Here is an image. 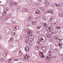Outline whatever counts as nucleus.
Returning a JSON list of instances; mask_svg holds the SVG:
<instances>
[{
	"instance_id": "nucleus-11",
	"label": "nucleus",
	"mask_w": 63,
	"mask_h": 63,
	"mask_svg": "<svg viewBox=\"0 0 63 63\" xmlns=\"http://www.w3.org/2000/svg\"><path fill=\"white\" fill-rule=\"evenodd\" d=\"M47 12L48 13L52 14L53 13V11L52 10H49L47 11Z\"/></svg>"
},
{
	"instance_id": "nucleus-18",
	"label": "nucleus",
	"mask_w": 63,
	"mask_h": 63,
	"mask_svg": "<svg viewBox=\"0 0 63 63\" xmlns=\"http://www.w3.org/2000/svg\"><path fill=\"white\" fill-rule=\"evenodd\" d=\"M54 18H53L51 17V18L49 19V22H51V21H52L54 19Z\"/></svg>"
},
{
	"instance_id": "nucleus-63",
	"label": "nucleus",
	"mask_w": 63,
	"mask_h": 63,
	"mask_svg": "<svg viewBox=\"0 0 63 63\" xmlns=\"http://www.w3.org/2000/svg\"><path fill=\"white\" fill-rule=\"evenodd\" d=\"M51 24H52V25H53V23H51Z\"/></svg>"
},
{
	"instance_id": "nucleus-52",
	"label": "nucleus",
	"mask_w": 63,
	"mask_h": 63,
	"mask_svg": "<svg viewBox=\"0 0 63 63\" xmlns=\"http://www.w3.org/2000/svg\"><path fill=\"white\" fill-rule=\"evenodd\" d=\"M32 35H30L29 37V39H30V38H31Z\"/></svg>"
},
{
	"instance_id": "nucleus-23",
	"label": "nucleus",
	"mask_w": 63,
	"mask_h": 63,
	"mask_svg": "<svg viewBox=\"0 0 63 63\" xmlns=\"http://www.w3.org/2000/svg\"><path fill=\"white\" fill-rule=\"evenodd\" d=\"M2 15H3V16H6V12H3Z\"/></svg>"
},
{
	"instance_id": "nucleus-25",
	"label": "nucleus",
	"mask_w": 63,
	"mask_h": 63,
	"mask_svg": "<svg viewBox=\"0 0 63 63\" xmlns=\"http://www.w3.org/2000/svg\"><path fill=\"white\" fill-rule=\"evenodd\" d=\"M62 41V40L61 39H57L56 40V41L57 42H60V41Z\"/></svg>"
},
{
	"instance_id": "nucleus-5",
	"label": "nucleus",
	"mask_w": 63,
	"mask_h": 63,
	"mask_svg": "<svg viewBox=\"0 0 63 63\" xmlns=\"http://www.w3.org/2000/svg\"><path fill=\"white\" fill-rule=\"evenodd\" d=\"M32 19H33V17L32 16H30L28 18V20L30 21H31L32 20Z\"/></svg>"
},
{
	"instance_id": "nucleus-56",
	"label": "nucleus",
	"mask_w": 63,
	"mask_h": 63,
	"mask_svg": "<svg viewBox=\"0 0 63 63\" xmlns=\"http://www.w3.org/2000/svg\"><path fill=\"white\" fill-rule=\"evenodd\" d=\"M54 5H55L56 6V5H57V4H56V3H54Z\"/></svg>"
},
{
	"instance_id": "nucleus-46",
	"label": "nucleus",
	"mask_w": 63,
	"mask_h": 63,
	"mask_svg": "<svg viewBox=\"0 0 63 63\" xmlns=\"http://www.w3.org/2000/svg\"><path fill=\"white\" fill-rule=\"evenodd\" d=\"M59 38V37L58 36H56V39H58Z\"/></svg>"
},
{
	"instance_id": "nucleus-19",
	"label": "nucleus",
	"mask_w": 63,
	"mask_h": 63,
	"mask_svg": "<svg viewBox=\"0 0 63 63\" xmlns=\"http://www.w3.org/2000/svg\"><path fill=\"white\" fill-rule=\"evenodd\" d=\"M32 32H29L27 34V35H32Z\"/></svg>"
},
{
	"instance_id": "nucleus-22",
	"label": "nucleus",
	"mask_w": 63,
	"mask_h": 63,
	"mask_svg": "<svg viewBox=\"0 0 63 63\" xmlns=\"http://www.w3.org/2000/svg\"><path fill=\"white\" fill-rule=\"evenodd\" d=\"M47 38H50V37H51V36L49 34H48L47 35Z\"/></svg>"
},
{
	"instance_id": "nucleus-57",
	"label": "nucleus",
	"mask_w": 63,
	"mask_h": 63,
	"mask_svg": "<svg viewBox=\"0 0 63 63\" xmlns=\"http://www.w3.org/2000/svg\"><path fill=\"white\" fill-rule=\"evenodd\" d=\"M56 36H54V39H56Z\"/></svg>"
},
{
	"instance_id": "nucleus-3",
	"label": "nucleus",
	"mask_w": 63,
	"mask_h": 63,
	"mask_svg": "<svg viewBox=\"0 0 63 63\" xmlns=\"http://www.w3.org/2000/svg\"><path fill=\"white\" fill-rule=\"evenodd\" d=\"M39 54L40 56L41 57V58H44L45 57V56L44 55L43 52L40 51L39 53Z\"/></svg>"
},
{
	"instance_id": "nucleus-48",
	"label": "nucleus",
	"mask_w": 63,
	"mask_h": 63,
	"mask_svg": "<svg viewBox=\"0 0 63 63\" xmlns=\"http://www.w3.org/2000/svg\"><path fill=\"white\" fill-rule=\"evenodd\" d=\"M8 10H9V8H8V7H7L6 8V10L7 11H8Z\"/></svg>"
},
{
	"instance_id": "nucleus-42",
	"label": "nucleus",
	"mask_w": 63,
	"mask_h": 63,
	"mask_svg": "<svg viewBox=\"0 0 63 63\" xmlns=\"http://www.w3.org/2000/svg\"><path fill=\"white\" fill-rule=\"evenodd\" d=\"M19 54L20 55H22V52H19Z\"/></svg>"
},
{
	"instance_id": "nucleus-59",
	"label": "nucleus",
	"mask_w": 63,
	"mask_h": 63,
	"mask_svg": "<svg viewBox=\"0 0 63 63\" xmlns=\"http://www.w3.org/2000/svg\"><path fill=\"white\" fill-rule=\"evenodd\" d=\"M47 52V51L45 50L44 51V52Z\"/></svg>"
},
{
	"instance_id": "nucleus-8",
	"label": "nucleus",
	"mask_w": 63,
	"mask_h": 63,
	"mask_svg": "<svg viewBox=\"0 0 63 63\" xmlns=\"http://www.w3.org/2000/svg\"><path fill=\"white\" fill-rule=\"evenodd\" d=\"M25 50L26 52H27V51H28L29 50V48L28 47H26L25 48Z\"/></svg>"
},
{
	"instance_id": "nucleus-47",
	"label": "nucleus",
	"mask_w": 63,
	"mask_h": 63,
	"mask_svg": "<svg viewBox=\"0 0 63 63\" xmlns=\"http://www.w3.org/2000/svg\"><path fill=\"white\" fill-rule=\"evenodd\" d=\"M54 34V32H52L51 33V34L52 35H53Z\"/></svg>"
},
{
	"instance_id": "nucleus-62",
	"label": "nucleus",
	"mask_w": 63,
	"mask_h": 63,
	"mask_svg": "<svg viewBox=\"0 0 63 63\" xmlns=\"http://www.w3.org/2000/svg\"><path fill=\"white\" fill-rule=\"evenodd\" d=\"M62 60L63 61V57L62 58Z\"/></svg>"
},
{
	"instance_id": "nucleus-31",
	"label": "nucleus",
	"mask_w": 63,
	"mask_h": 63,
	"mask_svg": "<svg viewBox=\"0 0 63 63\" xmlns=\"http://www.w3.org/2000/svg\"><path fill=\"white\" fill-rule=\"evenodd\" d=\"M39 29H41L42 28V26L41 25H39L38 26Z\"/></svg>"
},
{
	"instance_id": "nucleus-6",
	"label": "nucleus",
	"mask_w": 63,
	"mask_h": 63,
	"mask_svg": "<svg viewBox=\"0 0 63 63\" xmlns=\"http://www.w3.org/2000/svg\"><path fill=\"white\" fill-rule=\"evenodd\" d=\"M12 4L14 6H17L18 5V3L16 2H13L12 3Z\"/></svg>"
},
{
	"instance_id": "nucleus-21",
	"label": "nucleus",
	"mask_w": 63,
	"mask_h": 63,
	"mask_svg": "<svg viewBox=\"0 0 63 63\" xmlns=\"http://www.w3.org/2000/svg\"><path fill=\"white\" fill-rule=\"evenodd\" d=\"M15 29H16V30H18L19 29V27L18 26H17L16 27H14Z\"/></svg>"
},
{
	"instance_id": "nucleus-61",
	"label": "nucleus",
	"mask_w": 63,
	"mask_h": 63,
	"mask_svg": "<svg viewBox=\"0 0 63 63\" xmlns=\"http://www.w3.org/2000/svg\"><path fill=\"white\" fill-rule=\"evenodd\" d=\"M61 56H63V54H62L61 55Z\"/></svg>"
},
{
	"instance_id": "nucleus-37",
	"label": "nucleus",
	"mask_w": 63,
	"mask_h": 63,
	"mask_svg": "<svg viewBox=\"0 0 63 63\" xmlns=\"http://www.w3.org/2000/svg\"><path fill=\"white\" fill-rule=\"evenodd\" d=\"M33 40V39H32V38H30V39L29 41H30V42H31V41H32Z\"/></svg>"
},
{
	"instance_id": "nucleus-34",
	"label": "nucleus",
	"mask_w": 63,
	"mask_h": 63,
	"mask_svg": "<svg viewBox=\"0 0 63 63\" xmlns=\"http://www.w3.org/2000/svg\"><path fill=\"white\" fill-rule=\"evenodd\" d=\"M24 59H25L26 60H27V58H26V56H25L24 57Z\"/></svg>"
},
{
	"instance_id": "nucleus-45",
	"label": "nucleus",
	"mask_w": 63,
	"mask_h": 63,
	"mask_svg": "<svg viewBox=\"0 0 63 63\" xmlns=\"http://www.w3.org/2000/svg\"><path fill=\"white\" fill-rule=\"evenodd\" d=\"M60 6V4H57L56 5V7H59Z\"/></svg>"
},
{
	"instance_id": "nucleus-4",
	"label": "nucleus",
	"mask_w": 63,
	"mask_h": 63,
	"mask_svg": "<svg viewBox=\"0 0 63 63\" xmlns=\"http://www.w3.org/2000/svg\"><path fill=\"white\" fill-rule=\"evenodd\" d=\"M53 28L51 27H49L47 28L46 29V30H47L48 32L51 31L52 30Z\"/></svg>"
},
{
	"instance_id": "nucleus-39",
	"label": "nucleus",
	"mask_w": 63,
	"mask_h": 63,
	"mask_svg": "<svg viewBox=\"0 0 63 63\" xmlns=\"http://www.w3.org/2000/svg\"><path fill=\"white\" fill-rule=\"evenodd\" d=\"M7 54L6 53V54L5 53H3V55L4 56H5V55H6V56H7Z\"/></svg>"
},
{
	"instance_id": "nucleus-44",
	"label": "nucleus",
	"mask_w": 63,
	"mask_h": 63,
	"mask_svg": "<svg viewBox=\"0 0 63 63\" xmlns=\"http://www.w3.org/2000/svg\"><path fill=\"white\" fill-rule=\"evenodd\" d=\"M42 31V30H40L39 31H37V33H40V32H41Z\"/></svg>"
},
{
	"instance_id": "nucleus-38",
	"label": "nucleus",
	"mask_w": 63,
	"mask_h": 63,
	"mask_svg": "<svg viewBox=\"0 0 63 63\" xmlns=\"http://www.w3.org/2000/svg\"><path fill=\"white\" fill-rule=\"evenodd\" d=\"M25 8H23L22 9V11L23 12H25Z\"/></svg>"
},
{
	"instance_id": "nucleus-41",
	"label": "nucleus",
	"mask_w": 63,
	"mask_h": 63,
	"mask_svg": "<svg viewBox=\"0 0 63 63\" xmlns=\"http://www.w3.org/2000/svg\"><path fill=\"white\" fill-rule=\"evenodd\" d=\"M43 19L44 20H46V17H43Z\"/></svg>"
},
{
	"instance_id": "nucleus-10",
	"label": "nucleus",
	"mask_w": 63,
	"mask_h": 63,
	"mask_svg": "<svg viewBox=\"0 0 63 63\" xmlns=\"http://www.w3.org/2000/svg\"><path fill=\"white\" fill-rule=\"evenodd\" d=\"M35 13L37 14H41V12L39 10H37L36 11Z\"/></svg>"
},
{
	"instance_id": "nucleus-53",
	"label": "nucleus",
	"mask_w": 63,
	"mask_h": 63,
	"mask_svg": "<svg viewBox=\"0 0 63 63\" xmlns=\"http://www.w3.org/2000/svg\"><path fill=\"white\" fill-rule=\"evenodd\" d=\"M16 34V33L15 32H14V33H12V34L13 35V36H14L15 35V34Z\"/></svg>"
},
{
	"instance_id": "nucleus-12",
	"label": "nucleus",
	"mask_w": 63,
	"mask_h": 63,
	"mask_svg": "<svg viewBox=\"0 0 63 63\" xmlns=\"http://www.w3.org/2000/svg\"><path fill=\"white\" fill-rule=\"evenodd\" d=\"M47 2H44L45 4V6L47 7V6L48 5V4H49V2L48 1Z\"/></svg>"
},
{
	"instance_id": "nucleus-49",
	"label": "nucleus",
	"mask_w": 63,
	"mask_h": 63,
	"mask_svg": "<svg viewBox=\"0 0 63 63\" xmlns=\"http://www.w3.org/2000/svg\"><path fill=\"white\" fill-rule=\"evenodd\" d=\"M2 39V36L1 35H0V40H1Z\"/></svg>"
},
{
	"instance_id": "nucleus-43",
	"label": "nucleus",
	"mask_w": 63,
	"mask_h": 63,
	"mask_svg": "<svg viewBox=\"0 0 63 63\" xmlns=\"http://www.w3.org/2000/svg\"><path fill=\"white\" fill-rule=\"evenodd\" d=\"M28 12V10L26 9H25V12Z\"/></svg>"
},
{
	"instance_id": "nucleus-20",
	"label": "nucleus",
	"mask_w": 63,
	"mask_h": 63,
	"mask_svg": "<svg viewBox=\"0 0 63 63\" xmlns=\"http://www.w3.org/2000/svg\"><path fill=\"white\" fill-rule=\"evenodd\" d=\"M9 18H10V17H8L7 16H6L5 17V20H8V19H9Z\"/></svg>"
},
{
	"instance_id": "nucleus-58",
	"label": "nucleus",
	"mask_w": 63,
	"mask_h": 63,
	"mask_svg": "<svg viewBox=\"0 0 63 63\" xmlns=\"http://www.w3.org/2000/svg\"><path fill=\"white\" fill-rule=\"evenodd\" d=\"M43 8H41V10L42 11L43 10Z\"/></svg>"
},
{
	"instance_id": "nucleus-50",
	"label": "nucleus",
	"mask_w": 63,
	"mask_h": 63,
	"mask_svg": "<svg viewBox=\"0 0 63 63\" xmlns=\"http://www.w3.org/2000/svg\"><path fill=\"white\" fill-rule=\"evenodd\" d=\"M59 45H63V44H62V42H60L59 43Z\"/></svg>"
},
{
	"instance_id": "nucleus-35",
	"label": "nucleus",
	"mask_w": 63,
	"mask_h": 63,
	"mask_svg": "<svg viewBox=\"0 0 63 63\" xmlns=\"http://www.w3.org/2000/svg\"><path fill=\"white\" fill-rule=\"evenodd\" d=\"M59 45L60 47H62V45H63V44H59Z\"/></svg>"
},
{
	"instance_id": "nucleus-27",
	"label": "nucleus",
	"mask_w": 63,
	"mask_h": 63,
	"mask_svg": "<svg viewBox=\"0 0 63 63\" xmlns=\"http://www.w3.org/2000/svg\"><path fill=\"white\" fill-rule=\"evenodd\" d=\"M26 57H27V60H28V59L29 58V56H28L27 55H26Z\"/></svg>"
},
{
	"instance_id": "nucleus-40",
	"label": "nucleus",
	"mask_w": 63,
	"mask_h": 63,
	"mask_svg": "<svg viewBox=\"0 0 63 63\" xmlns=\"http://www.w3.org/2000/svg\"><path fill=\"white\" fill-rule=\"evenodd\" d=\"M15 60L16 61H19V59H15Z\"/></svg>"
},
{
	"instance_id": "nucleus-64",
	"label": "nucleus",
	"mask_w": 63,
	"mask_h": 63,
	"mask_svg": "<svg viewBox=\"0 0 63 63\" xmlns=\"http://www.w3.org/2000/svg\"><path fill=\"white\" fill-rule=\"evenodd\" d=\"M26 42L27 43H28V41H26Z\"/></svg>"
},
{
	"instance_id": "nucleus-1",
	"label": "nucleus",
	"mask_w": 63,
	"mask_h": 63,
	"mask_svg": "<svg viewBox=\"0 0 63 63\" xmlns=\"http://www.w3.org/2000/svg\"><path fill=\"white\" fill-rule=\"evenodd\" d=\"M48 53L49 55H48L47 57L45 59V61L47 62L49 61L51 58L52 56H51V54H52V51L50 50H49L48 52Z\"/></svg>"
},
{
	"instance_id": "nucleus-51",
	"label": "nucleus",
	"mask_w": 63,
	"mask_h": 63,
	"mask_svg": "<svg viewBox=\"0 0 63 63\" xmlns=\"http://www.w3.org/2000/svg\"><path fill=\"white\" fill-rule=\"evenodd\" d=\"M43 11H45V8H43V9H42Z\"/></svg>"
},
{
	"instance_id": "nucleus-33",
	"label": "nucleus",
	"mask_w": 63,
	"mask_h": 63,
	"mask_svg": "<svg viewBox=\"0 0 63 63\" xmlns=\"http://www.w3.org/2000/svg\"><path fill=\"white\" fill-rule=\"evenodd\" d=\"M60 6L61 7H63V4L61 3L60 4Z\"/></svg>"
},
{
	"instance_id": "nucleus-16",
	"label": "nucleus",
	"mask_w": 63,
	"mask_h": 63,
	"mask_svg": "<svg viewBox=\"0 0 63 63\" xmlns=\"http://www.w3.org/2000/svg\"><path fill=\"white\" fill-rule=\"evenodd\" d=\"M14 40V38L13 37H11L10 39V40H9V42H12Z\"/></svg>"
},
{
	"instance_id": "nucleus-30",
	"label": "nucleus",
	"mask_w": 63,
	"mask_h": 63,
	"mask_svg": "<svg viewBox=\"0 0 63 63\" xmlns=\"http://www.w3.org/2000/svg\"><path fill=\"white\" fill-rule=\"evenodd\" d=\"M32 24L33 25H35V22H32Z\"/></svg>"
},
{
	"instance_id": "nucleus-60",
	"label": "nucleus",
	"mask_w": 63,
	"mask_h": 63,
	"mask_svg": "<svg viewBox=\"0 0 63 63\" xmlns=\"http://www.w3.org/2000/svg\"><path fill=\"white\" fill-rule=\"evenodd\" d=\"M6 2H9L8 0H7Z\"/></svg>"
},
{
	"instance_id": "nucleus-9",
	"label": "nucleus",
	"mask_w": 63,
	"mask_h": 63,
	"mask_svg": "<svg viewBox=\"0 0 63 63\" xmlns=\"http://www.w3.org/2000/svg\"><path fill=\"white\" fill-rule=\"evenodd\" d=\"M42 25L44 27H47V24L46 23H44Z\"/></svg>"
},
{
	"instance_id": "nucleus-13",
	"label": "nucleus",
	"mask_w": 63,
	"mask_h": 63,
	"mask_svg": "<svg viewBox=\"0 0 63 63\" xmlns=\"http://www.w3.org/2000/svg\"><path fill=\"white\" fill-rule=\"evenodd\" d=\"M46 48H47V47L46 46H43L42 47V49H43V50H46Z\"/></svg>"
},
{
	"instance_id": "nucleus-55",
	"label": "nucleus",
	"mask_w": 63,
	"mask_h": 63,
	"mask_svg": "<svg viewBox=\"0 0 63 63\" xmlns=\"http://www.w3.org/2000/svg\"><path fill=\"white\" fill-rule=\"evenodd\" d=\"M38 44H40V42L39 41H38Z\"/></svg>"
},
{
	"instance_id": "nucleus-17",
	"label": "nucleus",
	"mask_w": 63,
	"mask_h": 63,
	"mask_svg": "<svg viewBox=\"0 0 63 63\" xmlns=\"http://www.w3.org/2000/svg\"><path fill=\"white\" fill-rule=\"evenodd\" d=\"M59 16H60L61 17H63V14L61 13H59Z\"/></svg>"
},
{
	"instance_id": "nucleus-54",
	"label": "nucleus",
	"mask_w": 63,
	"mask_h": 63,
	"mask_svg": "<svg viewBox=\"0 0 63 63\" xmlns=\"http://www.w3.org/2000/svg\"><path fill=\"white\" fill-rule=\"evenodd\" d=\"M36 29H37V30H38V29H40L39 28V27H38V26L37 27Z\"/></svg>"
},
{
	"instance_id": "nucleus-7",
	"label": "nucleus",
	"mask_w": 63,
	"mask_h": 63,
	"mask_svg": "<svg viewBox=\"0 0 63 63\" xmlns=\"http://www.w3.org/2000/svg\"><path fill=\"white\" fill-rule=\"evenodd\" d=\"M13 60H14V59L13 58H11L8 61V62L9 63H13Z\"/></svg>"
},
{
	"instance_id": "nucleus-26",
	"label": "nucleus",
	"mask_w": 63,
	"mask_h": 63,
	"mask_svg": "<svg viewBox=\"0 0 63 63\" xmlns=\"http://www.w3.org/2000/svg\"><path fill=\"white\" fill-rule=\"evenodd\" d=\"M39 48V47L38 46H36L35 47V49H38Z\"/></svg>"
},
{
	"instance_id": "nucleus-24",
	"label": "nucleus",
	"mask_w": 63,
	"mask_h": 63,
	"mask_svg": "<svg viewBox=\"0 0 63 63\" xmlns=\"http://www.w3.org/2000/svg\"><path fill=\"white\" fill-rule=\"evenodd\" d=\"M5 60V59H4V58H2L1 59H0V61L1 62H2V61H3Z\"/></svg>"
},
{
	"instance_id": "nucleus-15",
	"label": "nucleus",
	"mask_w": 63,
	"mask_h": 63,
	"mask_svg": "<svg viewBox=\"0 0 63 63\" xmlns=\"http://www.w3.org/2000/svg\"><path fill=\"white\" fill-rule=\"evenodd\" d=\"M53 51L55 53L57 52H58V50L57 49H54Z\"/></svg>"
},
{
	"instance_id": "nucleus-14",
	"label": "nucleus",
	"mask_w": 63,
	"mask_h": 63,
	"mask_svg": "<svg viewBox=\"0 0 63 63\" xmlns=\"http://www.w3.org/2000/svg\"><path fill=\"white\" fill-rule=\"evenodd\" d=\"M62 26H59L56 27V29H60L62 27Z\"/></svg>"
},
{
	"instance_id": "nucleus-28",
	"label": "nucleus",
	"mask_w": 63,
	"mask_h": 63,
	"mask_svg": "<svg viewBox=\"0 0 63 63\" xmlns=\"http://www.w3.org/2000/svg\"><path fill=\"white\" fill-rule=\"evenodd\" d=\"M54 25L55 26H56L57 25V23L56 22L55 23H54Z\"/></svg>"
},
{
	"instance_id": "nucleus-36",
	"label": "nucleus",
	"mask_w": 63,
	"mask_h": 63,
	"mask_svg": "<svg viewBox=\"0 0 63 63\" xmlns=\"http://www.w3.org/2000/svg\"><path fill=\"white\" fill-rule=\"evenodd\" d=\"M55 57H56V56H55V55H53L52 56V58H55Z\"/></svg>"
},
{
	"instance_id": "nucleus-32",
	"label": "nucleus",
	"mask_w": 63,
	"mask_h": 63,
	"mask_svg": "<svg viewBox=\"0 0 63 63\" xmlns=\"http://www.w3.org/2000/svg\"><path fill=\"white\" fill-rule=\"evenodd\" d=\"M34 38V36L33 35H32V37L31 38V39H33Z\"/></svg>"
},
{
	"instance_id": "nucleus-29",
	"label": "nucleus",
	"mask_w": 63,
	"mask_h": 63,
	"mask_svg": "<svg viewBox=\"0 0 63 63\" xmlns=\"http://www.w3.org/2000/svg\"><path fill=\"white\" fill-rule=\"evenodd\" d=\"M36 3V5H37V6H39L40 5V3L38 2H36L35 3Z\"/></svg>"
},
{
	"instance_id": "nucleus-2",
	"label": "nucleus",
	"mask_w": 63,
	"mask_h": 63,
	"mask_svg": "<svg viewBox=\"0 0 63 63\" xmlns=\"http://www.w3.org/2000/svg\"><path fill=\"white\" fill-rule=\"evenodd\" d=\"M38 39L40 41H42V42H44L46 40V37L42 35H40L38 36Z\"/></svg>"
}]
</instances>
